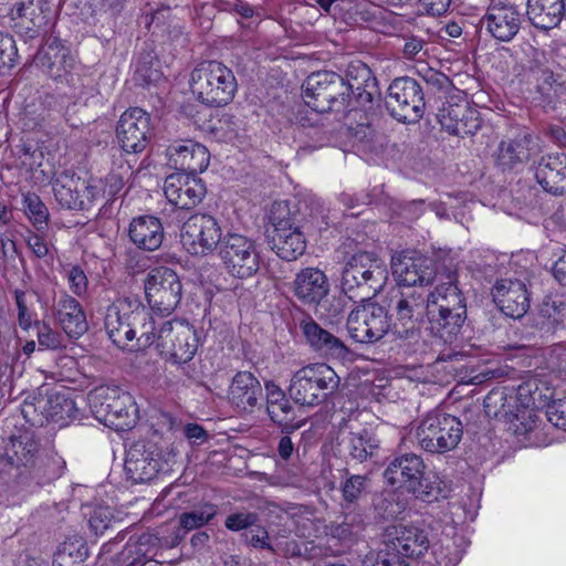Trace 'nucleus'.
<instances>
[{
	"label": "nucleus",
	"mask_w": 566,
	"mask_h": 566,
	"mask_svg": "<svg viewBox=\"0 0 566 566\" xmlns=\"http://www.w3.org/2000/svg\"><path fill=\"white\" fill-rule=\"evenodd\" d=\"M465 317L467 304L457 285V273L449 271L447 282L438 283L431 292V329L444 343H452L460 333Z\"/></svg>",
	"instance_id": "nucleus-1"
},
{
	"label": "nucleus",
	"mask_w": 566,
	"mask_h": 566,
	"mask_svg": "<svg viewBox=\"0 0 566 566\" xmlns=\"http://www.w3.org/2000/svg\"><path fill=\"white\" fill-rule=\"evenodd\" d=\"M387 281L386 263L374 253L358 252L345 263L340 287L350 300L366 301L380 293Z\"/></svg>",
	"instance_id": "nucleus-2"
},
{
	"label": "nucleus",
	"mask_w": 566,
	"mask_h": 566,
	"mask_svg": "<svg viewBox=\"0 0 566 566\" xmlns=\"http://www.w3.org/2000/svg\"><path fill=\"white\" fill-rule=\"evenodd\" d=\"M190 88L202 104L221 107L233 99L238 84L228 66L217 61H205L192 70Z\"/></svg>",
	"instance_id": "nucleus-3"
},
{
	"label": "nucleus",
	"mask_w": 566,
	"mask_h": 566,
	"mask_svg": "<svg viewBox=\"0 0 566 566\" xmlns=\"http://www.w3.org/2000/svg\"><path fill=\"white\" fill-rule=\"evenodd\" d=\"M353 85L334 72H316L303 84V99L316 113H344L349 106Z\"/></svg>",
	"instance_id": "nucleus-4"
},
{
	"label": "nucleus",
	"mask_w": 566,
	"mask_h": 566,
	"mask_svg": "<svg viewBox=\"0 0 566 566\" xmlns=\"http://www.w3.org/2000/svg\"><path fill=\"white\" fill-rule=\"evenodd\" d=\"M340 378L324 363L308 364L296 370L289 387L292 399L302 406H317L334 392Z\"/></svg>",
	"instance_id": "nucleus-5"
},
{
	"label": "nucleus",
	"mask_w": 566,
	"mask_h": 566,
	"mask_svg": "<svg viewBox=\"0 0 566 566\" xmlns=\"http://www.w3.org/2000/svg\"><path fill=\"white\" fill-rule=\"evenodd\" d=\"M463 436V426L457 417L433 410L416 430L418 444L427 452L444 453L458 447Z\"/></svg>",
	"instance_id": "nucleus-6"
},
{
	"label": "nucleus",
	"mask_w": 566,
	"mask_h": 566,
	"mask_svg": "<svg viewBox=\"0 0 566 566\" xmlns=\"http://www.w3.org/2000/svg\"><path fill=\"white\" fill-rule=\"evenodd\" d=\"M272 231L269 230L270 244L279 258L294 261L304 254L306 240L300 227L290 217L285 203H274L270 213Z\"/></svg>",
	"instance_id": "nucleus-7"
},
{
	"label": "nucleus",
	"mask_w": 566,
	"mask_h": 566,
	"mask_svg": "<svg viewBox=\"0 0 566 566\" xmlns=\"http://www.w3.org/2000/svg\"><path fill=\"white\" fill-rule=\"evenodd\" d=\"M218 255L226 272L237 279H249L260 269V254L250 238L228 232L218 248Z\"/></svg>",
	"instance_id": "nucleus-8"
},
{
	"label": "nucleus",
	"mask_w": 566,
	"mask_h": 566,
	"mask_svg": "<svg viewBox=\"0 0 566 566\" xmlns=\"http://www.w3.org/2000/svg\"><path fill=\"white\" fill-rule=\"evenodd\" d=\"M431 308V293L419 291L402 293L395 305V322L391 325L392 334L402 340L415 343L420 337L421 324L429 319Z\"/></svg>",
	"instance_id": "nucleus-9"
},
{
	"label": "nucleus",
	"mask_w": 566,
	"mask_h": 566,
	"mask_svg": "<svg viewBox=\"0 0 566 566\" xmlns=\"http://www.w3.org/2000/svg\"><path fill=\"white\" fill-rule=\"evenodd\" d=\"M161 356L175 364L190 361L198 349L197 332L188 322L167 321L157 332V344Z\"/></svg>",
	"instance_id": "nucleus-10"
},
{
	"label": "nucleus",
	"mask_w": 566,
	"mask_h": 566,
	"mask_svg": "<svg viewBox=\"0 0 566 566\" xmlns=\"http://www.w3.org/2000/svg\"><path fill=\"white\" fill-rule=\"evenodd\" d=\"M346 325L349 336L361 344L378 342L391 328L386 308L370 300L350 311Z\"/></svg>",
	"instance_id": "nucleus-11"
},
{
	"label": "nucleus",
	"mask_w": 566,
	"mask_h": 566,
	"mask_svg": "<svg viewBox=\"0 0 566 566\" xmlns=\"http://www.w3.org/2000/svg\"><path fill=\"white\" fill-rule=\"evenodd\" d=\"M182 285L177 273L165 266L150 270L145 279V295L150 307L169 315L180 303Z\"/></svg>",
	"instance_id": "nucleus-12"
},
{
	"label": "nucleus",
	"mask_w": 566,
	"mask_h": 566,
	"mask_svg": "<svg viewBox=\"0 0 566 566\" xmlns=\"http://www.w3.org/2000/svg\"><path fill=\"white\" fill-rule=\"evenodd\" d=\"M223 240L222 230L216 218L206 213L189 217L181 227L180 242L192 255H207L218 250Z\"/></svg>",
	"instance_id": "nucleus-13"
},
{
	"label": "nucleus",
	"mask_w": 566,
	"mask_h": 566,
	"mask_svg": "<svg viewBox=\"0 0 566 566\" xmlns=\"http://www.w3.org/2000/svg\"><path fill=\"white\" fill-rule=\"evenodd\" d=\"M386 106L402 123H416L423 114L424 101L420 85L411 77H399L388 88Z\"/></svg>",
	"instance_id": "nucleus-14"
},
{
	"label": "nucleus",
	"mask_w": 566,
	"mask_h": 566,
	"mask_svg": "<svg viewBox=\"0 0 566 566\" xmlns=\"http://www.w3.org/2000/svg\"><path fill=\"white\" fill-rule=\"evenodd\" d=\"M424 463L421 457L406 453L395 458L386 468L384 478L392 488H403L423 501H430L431 491L423 489Z\"/></svg>",
	"instance_id": "nucleus-15"
},
{
	"label": "nucleus",
	"mask_w": 566,
	"mask_h": 566,
	"mask_svg": "<svg viewBox=\"0 0 566 566\" xmlns=\"http://www.w3.org/2000/svg\"><path fill=\"white\" fill-rule=\"evenodd\" d=\"M392 274L400 285L416 286L427 285L437 277L440 282H447V274L439 273L432 259L416 252H402L392 256Z\"/></svg>",
	"instance_id": "nucleus-16"
},
{
	"label": "nucleus",
	"mask_w": 566,
	"mask_h": 566,
	"mask_svg": "<svg viewBox=\"0 0 566 566\" xmlns=\"http://www.w3.org/2000/svg\"><path fill=\"white\" fill-rule=\"evenodd\" d=\"M151 136L150 115L139 107L126 109L116 126V137L127 154L142 153Z\"/></svg>",
	"instance_id": "nucleus-17"
},
{
	"label": "nucleus",
	"mask_w": 566,
	"mask_h": 566,
	"mask_svg": "<svg viewBox=\"0 0 566 566\" xmlns=\"http://www.w3.org/2000/svg\"><path fill=\"white\" fill-rule=\"evenodd\" d=\"M481 22L492 38L497 41L509 42L520 31L522 13L511 2L492 0Z\"/></svg>",
	"instance_id": "nucleus-18"
},
{
	"label": "nucleus",
	"mask_w": 566,
	"mask_h": 566,
	"mask_svg": "<svg viewBox=\"0 0 566 566\" xmlns=\"http://www.w3.org/2000/svg\"><path fill=\"white\" fill-rule=\"evenodd\" d=\"M90 401L97 406L108 416L119 420L120 426L130 427L137 419V407L133 397L117 387L101 386L90 394Z\"/></svg>",
	"instance_id": "nucleus-19"
},
{
	"label": "nucleus",
	"mask_w": 566,
	"mask_h": 566,
	"mask_svg": "<svg viewBox=\"0 0 566 566\" xmlns=\"http://www.w3.org/2000/svg\"><path fill=\"white\" fill-rule=\"evenodd\" d=\"M53 193L59 205L66 209L82 210L95 198V188L74 172H61L52 184Z\"/></svg>",
	"instance_id": "nucleus-20"
},
{
	"label": "nucleus",
	"mask_w": 566,
	"mask_h": 566,
	"mask_svg": "<svg viewBox=\"0 0 566 566\" xmlns=\"http://www.w3.org/2000/svg\"><path fill=\"white\" fill-rule=\"evenodd\" d=\"M437 118L448 133L461 137L474 134L481 126L478 112L464 99L443 103Z\"/></svg>",
	"instance_id": "nucleus-21"
},
{
	"label": "nucleus",
	"mask_w": 566,
	"mask_h": 566,
	"mask_svg": "<svg viewBox=\"0 0 566 566\" xmlns=\"http://www.w3.org/2000/svg\"><path fill=\"white\" fill-rule=\"evenodd\" d=\"M164 193L175 207L191 209L203 199L206 187L196 175L175 172L165 179Z\"/></svg>",
	"instance_id": "nucleus-22"
},
{
	"label": "nucleus",
	"mask_w": 566,
	"mask_h": 566,
	"mask_svg": "<svg viewBox=\"0 0 566 566\" xmlns=\"http://www.w3.org/2000/svg\"><path fill=\"white\" fill-rule=\"evenodd\" d=\"M65 460L55 451L39 454L30 470L20 472L15 482L23 489L33 492L35 489L60 479L65 470Z\"/></svg>",
	"instance_id": "nucleus-23"
},
{
	"label": "nucleus",
	"mask_w": 566,
	"mask_h": 566,
	"mask_svg": "<svg viewBox=\"0 0 566 566\" xmlns=\"http://www.w3.org/2000/svg\"><path fill=\"white\" fill-rule=\"evenodd\" d=\"M492 296L503 314L512 318L523 317L530 308V294L523 281L500 279L492 289Z\"/></svg>",
	"instance_id": "nucleus-24"
},
{
	"label": "nucleus",
	"mask_w": 566,
	"mask_h": 566,
	"mask_svg": "<svg viewBox=\"0 0 566 566\" xmlns=\"http://www.w3.org/2000/svg\"><path fill=\"white\" fill-rule=\"evenodd\" d=\"M385 542L387 547L398 552L405 559L423 555L430 546V541L424 530L406 524L388 526L385 533Z\"/></svg>",
	"instance_id": "nucleus-25"
},
{
	"label": "nucleus",
	"mask_w": 566,
	"mask_h": 566,
	"mask_svg": "<svg viewBox=\"0 0 566 566\" xmlns=\"http://www.w3.org/2000/svg\"><path fill=\"white\" fill-rule=\"evenodd\" d=\"M133 301L118 298L112 303L105 314L104 326L111 340L120 348H129L134 343L135 331L130 324Z\"/></svg>",
	"instance_id": "nucleus-26"
},
{
	"label": "nucleus",
	"mask_w": 566,
	"mask_h": 566,
	"mask_svg": "<svg viewBox=\"0 0 566 566\" xmlns=\"http://www.w3.org/2000/svg\"><path fill=\"white\" fill-rule=\"evenodd\" d=\"M167 155L169 164L178 170L177 172L191 175L206 170L210 158L203 145L190 139L175 142L168 147Z\"/></svg>",
	"instance_id": "nucleus-27"
},
{
	"label": "nucleus",
	"mask_w": 566,
	"mask_h": 566,
	"mask_svg": "<svg viewBox=\"0 0 566 566\" xmlns=\"http://www.w3.org/2000/svg\"><path fill=\"white\" fill-rule=\"evenodd\" d=\"M329 292L326 274L317 268H304L296 273L293 293L305 305H318Z\"/></svg>",
	"instance_id": "nucleus-28"
},
{
	"label": "nucleus",
	"mask_w": 566,
	"mask_h": 566,
	"mask_svg": "<svg viewBox=\"0 0 566 566\" xmlns=\"http://www.w3.org/2000/svg\"><path fill=\"white\" fill-rule=\"evenodd\" d=\"M36 64L52 78H62L75 66V57L70 48L59 39H52L35 57Z\"/></svg>",
	"instance_id": "nucleus-29"
},
{
	"label": "nucleus",
	"mask_w": 566,
	"mask_h": 566,
	"mask_svg": "<svg viewBox=\"0 0 566 566\" xmlns=\"http://www.w3.org/2000/svg\"><path fill=\"white\" fill-rule=\"evenodd\" d=\"M535 177L545 191L556 196L566 193V154L542 157L535 168Z\"/></svg>",
	"instance_id": "nucleus-30"
},
{
	"label": "nucleus",
	"mask_w": 566,
	"mask_h": 566,
	"mask_svg": "<svg viewBox=\"0 0 566 566\" xmlns=\"http://www.w3.org/2000/svg\"><path fill=\"white\" fill-rule=\"evenodd\" d=\"M218 514V506L213 503H202L189 512H184L178 516L176 525L168 537L164 538L167 548L176 547L181 543L185 536L195 530L210 523Z\"/></svg>",
	"instance_id": "nucleus-31"
},
{
	"label": "nucleus",
	"mask_w": 566,
	"mask_h": 566,
	"mask_svg": "<svg viewBox=\"0 0 566 566\" xmlns=\"http://www.w3.org/2000/svg\"><path fill=\"white\" fill-rule=\"evenodd\" d=\"M263 396L258 378L250 371H239L228 391L230 402L239 410L251 411Z\"/></svg>",
	"instance_id": "nucleus-32"
},
{
	"label": "nucleus",
	"mask_w": 566,
	"mask_h": 566,
	"mask_svg": "<svg viewBox=\"0 0 566 566\" xmlns=\"http://www.w3.org/2000/svg\"><path fill=\"white\" fill-rule=\"evenodd\" d=\"M55 315L64 333L71 338H78L88 329L82 305L73 296L63 292L55 303Z\"/></svg>",
	"instance_id": "nucleus-33"
},
{
	"label": "nucleus",
	"mask_w": 566,
	"mask_h": 566,
	"mask_svg": "<svg viewBox=\"0 0 566 566\" xmlns=\"http://www.w3.org/2000/svg\"><path fill=\"white\" fill-rule=\"evenodd\" d=\"M532 74L535 80L533 101L543 107H553L566 94L563 74H556L547 67H537Z\"/></svg>",
	"instance_id": "nucleus-34"
},
{
	"label": "nucleus",
	"mask_w": 566,
	"mask_h": 566,
	"mask_svg": "<svg viewBox=\"0 0 566 566\" xmlns=\"http://www.w3.org/2000/svg\"><path fill=\"white\" fill-rule=\"evenodd\" d=\"M531 144L532 137L530 135L500 142L494 151L495 165L502 171L518 169L531 157Z\"/></svg>",
	"instance_id": "nucleus-35"
},
{
	"label": "nucleus",
	"mask_w": 566,
	"mask_h": 566,
	"mask_svg": "<svg viewBox=\"0 0 566 566\" xmlns=\"http://www.w3.org/2000/svg\"><path fill=\"white\" fill-rule=\"evenodd\" d=\"M128 235L130 241L145 251L157 250L164 240V228L160 220L153 216H140L130 222Z\"/></svg>",
	"instance_id": "nucleus-36"
},
{
	"label": "nucleus",
	"mask_w": 566,
	"mask_h": 566,
	"mask_svg": "<svg viewBox=\"0 0 566 566\" xmlns=\"http://www.w3.org/2000/svg\"><path fill=\"white\" fill-rule=\"evenodd\" d=\"M300 327L313 349L335 357H343L347 354L345 344L334 334L321 327L313 318L303 319Z\"/></svg>",
	"instance_id": "nucleus-37"
},
{
	"label": "nucleus",
	"mask_w": 566,
	"mask_h": 566,
	"mask_svg": "<svg viewBox=\"0 0 566 566\" xmlns=\"http://www.w3.org/2000/svg\"><path fill=\"white\" fill-rule=\"evenodd\" d=\"M40 453V443L31 431H22L12 436L6 446L4 454L10 464L28 470L38 460Z\"/></svg>",
	"instance_id": "nucleus-38"
},
{
	"label": "nucleus",
	"mask_w": 566,
	"mask_h": 566,
	"mask_svg": "<svg viewBox=\"0 0 566 566\" xmlns=\"http://www.w3.org/2000/svg\"><path fill=\"white\" fill-rule=\"evenodd\" d=\"M163 535L144 533L137 538L130 537L120 553V558L128 566H144L147 560H151L158 555V546H165Z\"/></svg>",
	"instance_id": "nucleus-39"
},
{
	"label": "nucleus",
	"mask_w": 566,
	"mask_h": 566,
	"mask_svg": "<svg viewBox=\"0 0 566 566\" xmlns=\"http://www.w3.org/2000/svg\"><path fill=\"white\" fill-rule=\"evenodd\" d=\"M159 462L153 457V451L144 444L133 446L125 459V471L136 483L150 481L158 472Z\"/></svg>",
	"instance_id": "nucleus-40"
},
{
	"label": "nucleus",
	"mask_w": 566,
	"mask_h": 566,
	"mask_svg": "<svg viewBox=\"0 0 566 566\" xmlns=\"http://www.w3.org/2000/svg\"><path fill=\"white\" fill-rule=\"evenodd\" d=\"M266 410L271 420L282 427L283 431H293L300 424H293L294 409L281 388L273 384H265Z\"/></svg>",
	"instance_id": "nucleus-41"
},
{
	"label": "nucleus",
	"mask_w": 566,
	"mask_h": 566,
	"mask_svg": "<svg viewBox=\"0 0 566 566\" xmlns=\"http://www.w3.org/2000/svg\"><path fill=\"white\" fill-rule=\"evenodd\" d=\"M132 310L130 324L135 333L128 349H145L157 344L158 328L149 311L138 301H133Z\"/></svg>",
	"instance_id": "nucleus-42"
},
{
	"label": "nucleus",
	"mask_w": 566,
	"mask_h": 566,
	"mask_svg": "<svg viewBox=\"0 0 566 566\" xmlns=\"http://www.w3.org/2000/svg\"><path fill=\"white\" fill-rule=\"evenodd\" d=\"M566 15L564 0H527V15L531 23L542 30H551Z\"/></svg>",
	"instance_id": "nucleus-43"
},
{
	"label": "nucleus",
	"mask_w": 566,
	"mask_h": 566,
	"mask_svg": "<svg viewBox=\"0 0 566 566\" xmlns=\"http://www.w3.org/2000/svg\"><path fill=\"white\" fill-rule=\"evenodd\" d=\"M42 6L43 0H24L15 3L10 12L15 27L32 34L38 33L48 23Z\"/></svg>",
	"instance_id": "nucleus-44"
},
{
	"label": "nucleus",
	"mask_w": 566,
	"mask_h": 566,
	"mask_svg": "<svg viewBox=\"0 0 566 566\" xmlns=\"http://www.w3.org/2000/svg\"><path fill=\"white\" fill-rule=\"evenodd\" d=\"M340 446L353 459L360 462L373 457L378 449V440L367 430L342 431Z\"/></svg>",
	"instance_id": "nucleus-45"
},
{
	"label": "nucleus",
	"mask_w": 566,
	"mask_h": 566,
	"mask_svg": "<svg viewBox=\"0 0 566 566\" xmlns=\"http://www.w3.org/2000/svg\"><path fill=\"white\" fill-rule=\"evenodd\" d=\"M286 553L291 556H303L308 560H315L337 556L342 554V548L337 544L329 543L324 536L316 541H306L302 543L291 541L286 544Z\"/></svg>",
	"instance_id": "nucleus-46"
},
{
	"label": "nucleus",
	"mask_w": 566,
	"mask_h": 566,
	"mask_svg": "<svg viewBox=\"0 0 566 566\" xmlns=\"http://www.w3.org/2000/svg\"><path fill=\"white\" fill-rule=\"evenodd\" d=\"M41 402L46 417L55 421L70 418L75 411V402L62 391L52 390Z\"/></svg>",
	"instance_id": "nucleus-47"
},
{
	"label": "nucleus",
	"mask_w": 566,
	"mask_h": 566,
	"mask_svg": "<svg viewBox=\"0 0 566 566\" xmlns=\"http://www.w3.org/2000/svg\"><path fill=\"white\" fill-rule=\"evenodd\" d=\"M515 401L516 397L513 395L507 396L503 390H492L484 398V408L488 415L494 417L518 418V411L512 409Z\"/></svg>",
	"instance_id": "nucleus-48"
},
{
	"label": "nucleus",
	"mask_w": 566,
	"mask_h": 566,
	"mask_svg": "<svg viewBox=\"0 0 566 566\" xmlns=\"http://www.w3.org/2000/svg\"><path fill=\"white\" fill-rule=\"evenodd\" d=\"M359 526L354 524V518L349 521L348 516L340 523L334 522L326 526L325 537L332 544H337L343 549L345 544L353 542Z\"/></svg>",
	"instance_id": "nucleus-49"
},
{
	"label": "nucleus",
	"mask_w": 566,
	"mask_h": 566,
	"mask_svg": "<svg viewBox=\"0 0 566 566\" xmlns=\"http://www.w3.org/2000/svg\"><path fill=\"white\" fill-rule=\"evenodd\" d=\"M88 526L94 535H103L115 522L113 510L107 505L87 506Z\"/></svg>",
	"instance_id": "nucleus-50"
},
{
	"label": "nucleus",
	"mask_w": 566,
	"mask_h": 566,
	"mask_svg": "<svg viewBox=\"0 0 566 566\" xmlns=\"http://www.w3.org/2000/svg\"><path fill=\"white\" fill-rule=\"evenodd\" d=\"M364 566H409L407 560L395 549L387 547V543L384 542V548L369 552L364 560Z\"/></svg>",
	"instance_id": "nucleus-51"
},
{
	"label": "nucleus",
	"mask_w": 566,
	"mask_h": 566,
	"mask_svg": "<svg viewBox=\"0 0 566 566\" xmlns=\"http://www.w3.org/2000/svg\"><path fill=\"white\" fill-rule=\"evenodd\" d=\"M406 506V502L396 492H387L375 502V510L384 520L396 518Z\"/></svg>",
	"instance_id": "nucleus-52"
},
{
	"label": "nucleus",
	"mask_w": 566,
	"mask_h": 566,
	"mask_svg": "<svg viewBox=\"0 0 566 566\" xmlns=\"http://www.w3.org/2000/svg\"><path fill=\"white\" fill-rule=\"evenodd\" d=\"M23 207L29 220L38 227L46 224L49 210L41 198L33 192L23 195Z\"/></svg>",
	"instance_id": "nucleus-53"
},
{
	"label": "nucleus",
	"mask_w": 566,
	"mask_h": 566,
	"mask_svg": "<svg viewBox=\"0 0 566 566\" xmlns=\"http://www.w3.org/2000/svg\"><path fill=\"white\" fill-rule=\"evenodd\" d=\"M64 554L70 559L82 565L88 556V548L85 539L82 536L73 535L67 537L56 551Z\"/></svg>",
	"instance_id": "nucleus-54"
},
{
	"label": "nucleus",
	"mask_w": 566,
	"mask_h": 566,
	"mask_svg": "<svg viewBox=\"0 0 566 566\" xmlns=\"http://www.w3.org/2000/svg\"><path fill=\"white\" fill-rule=\"evenodd\" d=\"M18 49L10 34L0 31V75L12 69L17 63Z\"/></svg>",
	"instance_id": "nucleus-55"
},
{
	"label": "nucleus",
	"mask_w": 566,
	"mask_h": 566,
	"mask_svg": "<svg viewBox=\"0 0 566 566\" xmlns=\"http://www.w3.org/2000/svg\"><path fill=\"white\" fill-rule=\"evenodd\" d=\"M163 80L157 61H138L135 71V81L140 85L157 84Z\"/></svg>",
	"instance_id": "nucleus-56"
},
{
	"label": "nucleus",
	"mask_w": 566,
	"mask_h": 566,
	"mask_svg": "<svg viewBox=\"0 0 566 566\" xmlns=\"http://www.w3.org/2000/svg\"><path fill=\"white\" fill-rule=\"evenodd\" d=\"M260 521V516L255 512L239 511L231 513L224 521V526L231 532H240L254 527Z\"/></svg>",
	"instance_id": "nucleus-57"
},
{
	"label": "nucleus",
	"mask_w": 566,
	"mask_h": 566,
	"mask_svg": "<svg viewBox=\"0 0 566 566\" xmlns=\"http://www.w3.org/2000/svg\"><path fill=\"white\" fill-rule=\"evenodd\" d=\"M65 279L69 284L70 291L78 296L82 297L86 295L87 287H88V280L83 271V269L78 265H72L69 269L65 270Z\"/></svg>",
	"instance_id": "nucleus-58"
},
{
	"label": "nucleus",
	"mask_w": 566,
	"mask_h": 566,
	"mask_svg": "<svg viewBox=\"0 0 566 566\" xmlns=\"http://www.w3.org/2000/svg\"><path fill=\"white\" fill-rule=\"evenodd\" d=\"M366 476L352 475L342 485L343 497L347 503L358 501L366 488Z\"/></svg>",
	"instance_id": "nucleus-59"
},
{
	"label": "nucleus",
	"mask_w": 566,
	"mask_h": 566,
	"mask_svg": "<svg viewBox=\"0 0 566 566\" xmlns=\"http://www.w3.org/2000/svg\"><path fill=\"white\" fill-rule=\"evenodd\" d=\"M38 342L45 349H59L64 346L63 336L45 324L38 326Z\"/></svg>",
	"instance_id": "nucleus-60"
},
{
	"label": "nucleus",
	"mask_w": 566,
	"mask_h": 566,
	"mask_svg": "<svg viewBox=\"0 0 566 566\" xmlns=\"http://www.w3.org/2000/svg\"><path fill=\"white\" fill-rule=\"evenodd\" d=\"M546 416L554 427L566 430V397L549 405Z\"/></svg>",
	"instance_id": "nucleus-61"
},
{
	"label": "nucleus",
	"mask_w": 566,
	"mask_h": 566,
	"mask_svg": "<svg viewBox=\"0 0 566 566\" xmlns=\"http://www.w3.org/2000/svg\"><path fill=\"white\" fill-rule=\"evenodd\" d=\"M245 541L248 544L255 548L272 549L271 544L269 542L268 531L258 524L255 525L254 528H251L250 532L245 535Z\"/></svg>",
	"instance_id": "nucleus-62"
},
{
	"label": "nucleus",
	"mask_w": 566,
	"mask_h": 566,
	"mask_svg": "<svg viewBox=\"0 0 566 566\" xmlns=\"http://www.w3.org/2000/svg\"><path fill=\"white\" fill-rule=\"evenodd\" d=\"M419 3L427 14L440 17L448 11L451 0H419Z\"/></svg>",
	"instance_id": "nucleus-63"
},
{
	"label": "nucleus",
	"mask_w": 566,
	"mask_h": 566,
	"mask_svg": "<svg viewBox=\"0 0 566 566\" xmlns=\"http://www.w3.org/2000/svg\"><path fill=\"white\" fill-rule=\"evenodd\" d=\"M27 244L32 253L38 258H44L49 253V245L38 233H29Z\"/></svg>",
	"instance_id": "nucleus-64"
}]
</instances>
